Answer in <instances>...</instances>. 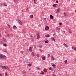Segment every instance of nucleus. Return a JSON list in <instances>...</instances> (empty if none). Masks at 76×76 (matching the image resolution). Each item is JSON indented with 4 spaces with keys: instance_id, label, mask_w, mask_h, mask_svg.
<instances>
[{
    "instance_id": "1",
    "label": "nucleus",
    "mask_w": 76,
    "mask_h": 76,
    "mask_svg": "<svg viewBox=\"0 0 76 76\" xmlns=\"http://www.w3.org/2000/svg\"><path fill=\"white\" fill-rule=\"evenodd\" d=\"M0 67L2 69H3V70H6L7 69V68L5 66H0Z\"/></svg>"
},
{
    "instance_id": "2",
    "label": "nucleus",
    "mask_w": 76,
    "mask_h": 76,
    "mask_svg": "<svg viewBox=\"0 0 76 76\" xmlns=\"http://www.w3.org/2000/svg\"><path fill=\"white\" fill-rule=\"evenodd\" d=\"M1 5L2 6H7V4H6L5 3H1Z\"/></svg>"
},
{
    "instance_id": "3",
    "label": "nucleus",
    "mask_w": 76,
    "mask_h": 76,
    "mask_svg": "<svg viewBox=\"0 0 76 76\" xmlns=\"http://www.w3.org/2000/svg\"><path fill=\"white\" fill-rule=\"evenodd\" d=\"M37 39H39V38H40V36H39V34L38 33H37Z\"/></svg>"
},
{
    "instance_id": "4",
    "label": "nucleus",
    "mask_w": 76,
    "mask_h": 76,
    "mask_svg": "<svg viewBox=\"0 0 76 76\" xmlns=\"http://www.w3.org/2000/svg\"><path fill=\"white\" fill-rule=\"evenodd\" d=\"M30 37H31V41H34V38L33 37V36L31 35Z\"/></svg>"
},
{
    "instance_id": "5",
    "label": "nucleus",
    "mask_w": 76,
    "mask_h": 76,
    "mask_svg": "<svg viewBox=\"0 0 76 76\" xmlns=\"http://www.w3.org/2000/svg\"><path fill=\"white\" fill-rule=\"evenodd\" d=\"M60 8H58L57 9V10L56 12V13H60Z\"/></svg>"
},
{
    "instance_id": "6",
    "label": "nucleus",
    "mask_w": 76,
    "mask_h": 76,
    "mask_svg": "<svg viewBox=\"0 0 76 76\" xmlns=\"http://www.w3.org/2000/svg\"><path fill=\"white\" fill-rule=\"evenodd\" d=\"M45 29L46 31H47L49 29V27L48 26H47L45 28Z\"/></svg>"
},
{
    "instance_id": "7",
    "label": "nucleus",
    "mask_w": 76,
    "mask_h": 76,
    "mask_svg": "<svg viewBox=\"0 0 76 76\" xmlns=\"http://www.w3.org/2000/svg\"><path fill=\"white\" fill-rule=\"evenodd\" d=\"M26 73H27V72L25 70H24L23 71V75H26Z\"/></svg>"
},
{
    "instance_id": "8",
    "label": "nucleus",
    "mask_w": 76,
    "mask_h": 76,
    "mask_svg": "<svg viewBox=\"0 0 76 76\" xmlns=\"http://www.w3.org/2000/svg\"><path fill=\"white\" fill-rule=\"evenodd\" d=\"M50 18L51 19H53L54 18V17L52 16V15H50Z\"/></svg>"
},
{
    "instance_id": "9",
    "label": "nucleus",
    "mask_w": 76,
    "mask_h": 76,
    "mask_svg": "<svg viewBox=\"0 0 76 76\" xmlns=\"http://www.w3.org/2000/svg\"><path fill=\"white\" fill-rule=\"evenodd\" d=\"M29 50L31 52H32V47H30L29 49Z\"/></svg>"
},
{
    "instance_id": "10",
    "label": "nucleus",
    "mask_w": 76,
    "mask_h": 76,
    "mask_svg": "<svg viewBox=\"0 0 76 76\" xmlns=\"http://www.w3.org/2000/svg\"><path fill=\"white\" fill-rule=\"evenodd\" d=\"M8 37H12V34H9L8 35Z\"/></svg>"
},
{
    "instance_id": "11",
    "label": "nucleus",
    "mask_w": 76,
    "mask_h": 76,
    "mask_svg": "<svg viewBox=\"0 0 76 76\" xmlns=\"http://www.w3.org/2000/svg\"><path fill=\"white\" fill-rule=\"evenodd\" d=\"M43 71H44L45 73H47V69H43Z\"/></svg>"
},
{
    "instance_id": "12",
    "label": "nucleus",
    "mask_w": 76,
    "mask_h": 76,
    "mask_svg": "<svg viewBox=\"0 0 76 76\" xmlns=\"http://www.w3.org/2000/svg\"><path fill=\"white\" fill-rule=\"evenodd\" d=\"M72 49L74 50L75 51H76V47H74L73 46H72Z\"/></svg>"
},
{
    "instance_id": "13",
    "label": "nucleus",
    "mask_w": 76,
    "mask_h": 76,
    "mask_svg": "<svg viewBox=\"0 0 76 76\" xmlns=\"http://www.w3.org/2000/svg\"><path fill=\"white\" fill-rule=\"evenodd\" d=\"M51 59L52 60H54L55 59L54 58V57L52 56L51 57Z\"/></svg>"
},
{
    "instance_id": "14",
    "label": "nucleus",
    "mask_w": 76,
    "mask_h": 76,
    "mask_svg": "<svg viewBox=\"0 0 76 76\" xmlns=\"http://www.w3.org/2000/svg\"><path fill=\"white\" fill-rule=\"evenodd\" d=\"M51 39L52 41H54V42L56 41V39H54V37H51Z\"/></svg>"
},
{
    "instance_id": "15",
    "label": "nucleus",
    "mask_w": 76,
    "mask_h": 76,
    "mask_svg": "<svg viewBox=\"0 0 76 76\" xmlns=\"http://www.w3.org/2000/svg\"><path fill=\"white\" fill-rule=\"evenodd\" d=\"M18 23H19L20 25H22V22L20 21H18Z\"/></svg>"
},
{
    "instance_id": "16",
    "label": "nucleus",
    "mask_w": 76,
    "mask_h": 76,
    "mask_svg": "<svg viewBox=\"0 0 76 76\" xmlns=\"http://www.w3.org/2000/svg\"><path fill=\"white\" fill-rule=\"evenodd\" d=\"M13 28L15 29H16V28H17V27H16V26L14 25L13 26Z\"/></svg>"
},
{
    "instance_id": "17",
    "label": "nucleus",
    "mask_w": 76,
    "mask_h": 76,
    "mask_svg": "<svg viewBox=\"0 0 76 76\" xmlns=\"http://www.w3.org/2000/svg\"><path fill=\"white\" fill-rule=\"evenodd\" d=\"M64 15L65 17V18H67V14H66V13L65 12H64Z\"/></svg>"
},
{
    "instance_id": "18",
    "label": "nucleus",
    "mask_w": 76,
    "mask_h": 76,
    "mask_svg": "<svg viewBox=\"0 0 76 76\" xmlns=\"http://www.w3.org/2000/svg\"><path fill=\"white\" fill-rule=\"evenodd\" d=\"M57 4H53V7H57L56 5Z\"/></svg>"
},
{
    "instance_id": "19",
    "label": "nucleus",
    "mask_w": 76,
    "mask_h": 76,
    "mask_svg": "<svg viewBox=\"0 0 76 76\" xmlns=\"http://www.w3.org/2000/svg\"><path fill=\"white\" fill-rule=\"evenodd\" d=\"M63 45L64 46H65V47H66V48H67V47H68V46H67V45H66V43H64Z\"/></svg>"
},
{
    "instance_id": "20",
    "label": "nucleus",
    "mask_w": 76,
    "mask_h": 76,
    "mask_svg": "<svg viewBox=\"0 0 76 76\" xmlns=\"http://www.w3.org/2000/svg\"><path fill=\"white\" fill-rule=\"evenodd\" d=\"M2 56H3V54H0V58L1 59H2Z\"/></svg>"
},
{
    "instance_id": "21",
    "label": "nucleus",
    "mask_w": 76,
    "mask_h": 76,
    "mask_svg": "<svg viewBox=\"0 0 76 76\" xmlns=\"http://www.w3.org/2000/svg\"><path fill=\"white\" fill-rule=\"evenodd\" d=\"M45 43H46V44H47L49 42V41L48 40H45Z\"/></svg>"
},
{
    "instance_id": "22",
    "label": "nucleus",
    "mask_w": 76,
    "mask_h": 76,
    "mask_svg": "<svg viewBox=\"0 0 76 76\" xmlns=\"http://www.w3.org/2000/svg\"><path fill=\"white\" fill-rule=\"evenodd\" d=\"M44 72H43V71H42L41 72V73H40V75H44Z\"/></svg>"
},
{
    "instance_id": "23",
    "label": "nucleus",
    "mask_w": 76,
    "mask_h": 76,
    "mask_svg": "<svg viewBox=\"0 0 76 76\" xmlns=\"http://www.w3.org/2000/svg\"><path fill=\"white\" fill-rule=\"evenodd\" d=\"M64 63L65 64H67V60H66L64 61Z\"/></svg>"
},
{
    "instance_id": "24",
    "label": "nucleus",
    "mask_w": 76,
    "mask_h": 76,
    "mask_svg": "<svg viewBox=\"0 0 76 76\" xmlns=\"http://www.w3.org/2000/svg\"><path fill=\"white\" fill-rule=\"evenodd\" d=\"M28 66H32V64H28Z\"/></svg>"
},
{
    "instance_id": "25",
    "label": "nucleus",
    "mask_w": 76,
    "mask_h": 76,
    "mask_svg": "<svg viewBox=\"0 0 76 76\" xmlns=\"http://www.w3.org/2000/svg\"><path fill=\"white\" fill-rule=\"evenodd\" d=\"M14 1L15 3H17L18 2V0H14Z\"/></svg>"
},
{
    "instance_id": "26",
    "label": "nucleus",
    "mask_w": 76,
    "mask_h": 76,
    "mask_svg": "<svg viewBox=\"0 0 76 76\" xmlns=\"http://www.w3.org/2000/svg\"><path fill=\"white\" fill-rule=\"evenodd\" d=\"M34 17V15H30V18H33Z\"/></svg>"
},
{
    "instance_id": "27",
    "label": "nucleus",
    "mask_w": 76,
    "mask_h": 76,
    "mask_svg": "<svg viewBox=\"0 0 76 76\" xmlns=\"http://www.w3.org/2000/svg\"><path fill=\"white\" fill-rule=\"evenodd\" d=\"M3 46H4V47H6L7 46V44L6 43H4L3 45Z\"/></svg>"
},
{
    "instance_id": "28",
    "label": "nucleus",
    "mask_w": 76,
    "mask_h": 76,
    "mask_svg": "<svg viewBox=\"0 0 76 76\" xmlns=\"http://www.w3.org/2000/svg\"><path fill=\"white\" fill-rule=\"evenodd\" d=\"M32 56H33V57H34V56H35V55H34V53H33V52L32 53Z\"/></svg>"
},
{
    "instance_id": "29",
    "label": "nucleus",
    "mask_w": 76,
    "mask_h": 76,
    "mask_svg": "<svg viewBox=\"0 0 76 76\" xmlns=\"http://www.w3.org/2000/svg\"><path fill=\"white\" fill-rule=\"evenodd\" d=\"M42 59L43 60H45V57L44 56L42 57Z\"/></svg>"
},
{
    "instance_id": "30",
    "label": "nucleus",
    "mask_w": 76,
    "mask_h": 76,
    "mask_svg": "<svg viewBox=\"0 0 76 76\" xmlns=\"http://www.w3.org/2000/svg\"><path fill=\"white\" fill-rule=\"evenodd\" d=\"M20 53L22 54H23V51L22 50L20 51Z\"/></svg>"
},
{
    "instance_id": "31",
    "label": "nucleus",
    "mask_w": 76,
    "mask_h": 76,
    "mask_svg": "<svg viewBox=\"0 0 76 76\" xmlns=\"http://www.w3.org/2000/svg\"><path fill=\"white\" fill-rule=\"evenodd\" d=\"M25 62L26 63H28V60H26L25 61Z\"/></svg>"
},
{
    "instance_id": "32",
    "label": "nucleus",
    "mask_w": 76,
    "mask_h": 76,
    "mask_svg": "<svg viewBox=\"0 0 76 76\" xmlns=\"http://www.w3.org/2000/svg\"><path fill=\"white\" fill-rule=\"evenodd\" d=\"M2 58H5V57H6V56L3 55H2Z\"/></svg>"
},
{
    "instance_id": "33",
    "label": "nucleus",
    "mask_w": 76,
    "mask_h": 76,
    "mask_svg": "<svg viewBox=\"0 0 76 76\" xmlns=\"http://www.w3.org/2000/svg\"><path fill=\"white\" fill-rule=\"evenodd\" d=\"M4 42H6L7 41V40H6V39H4Z\"/></svg>"
},
{
    "instance_id": "34",
    "label": "nucleus",
    "mask_w": 76,
    "mask_h": 76,
    "mask_svg": "<svg viewBox=\"0 0 76 76\" xmlns=\"http://www.w3.org/2000/svg\"><path fill=\"white\" fill-rule=\"evenodd\" d=\"M46 37L47 38H48V37H50V35H47L46 36Z\"/></svg>"
},
{
    "instance_id": "35",
    "label": "nucleus",
    "mask_w": 76,
    "mask_h": 76,
    "mask_svg": "<svg viewBox=\"0 0 76 76\" xmlns=\"http://www.w3.org/2000/svg\"><path fill=\"white\" fill-rule=\"evenodd\" d=\"M56 29L57 30H58V29H60V28H58V27H56Z\"/></svg>"
},
{
    "instance_id": "36",
    "label": "nucleus",
    "mask_w": 76,
    "mask_h": 76,
    "mask_svg": "<svg viewBox=\"0 0 76 76\" xmlns=\"http://www.w3.org/2000/svg\"><path fill=\"white\" fill-rule=\"evenodd\" d=\"M69 34H72V31L71 30L69 31Z\"/></svg>"
},
{
    "instance_id": "37",
    "label": "nucleus",
    "mask_w": 76,
    "mask_h": 76,
    "mask_svg": "<svg viewBox=\"0 0 76 76\" xmlns=\"http://www.w3.org/2000/svg\"><path fill=\"white\" fill-rule=\"evenodd\" d=\"M39 47L40 48H42V45H40L39 46Z\"/></svg>"
},
{
    "instance_id": "38",
    "label": "nucleus",
    "mask_w": 76,
    "mask_h": 76,
    "mask_svg": "<svg viewBox=\"0 0 76 76\" xmlns=\"http://www.w3.org/2000/svg\"><path fill=\"white\" fill-rule=\"evenodd\" d=\"M37 70H39L40 69V68L39 67H38V66L37 67Z\"/></svg>"
},
{
    "instance_id": "39",
    "label": "nucleus",
    "mask_w": 76,
    "mask_h": 76,
    "mask_svg": "<svg viewBox=\"0 0 76 76\" xmlns=\"http://www.w3.org/2000/svg\"><path fill=\"white\" fill-rule=\"evenodd\" d=\"M5 76H7V73H5Z\"/></svg>"
},
{
    "instance_id": "40",
    "label": "nucleus",
    "mask_w": 76,
    "mask_h": 76,
    "mask_svg": "<svg viewBox=\"0 0 76 76\" xmlns=\"http://www.w3.org/2000/svg\"><path fill=\"white\" fill-rule=\"evenodd\" d=\"M36 56H37V57H39V54H37Z\"/></svg>"
},
{
    "instance_id": "41",
    "label": "nucleus",
    "mask_w": 76,
    "mask_h": 76,
    "mask_svg": "<svg viewBox=\"0 0 76 76\" xmlns=\"http://www.w3.org/2000/svg\"><path fill=\"white\" fill-rule=\"evenodd\" d=\"M39 51H40L41 52H42V49H40V50H39Z\"/></svg>"
},
{
    "instance_id": "42",
    "label": "nucleus",
    "mask_w": 76,
    "mask_h": 76,
    "mask_svg": "<svg viewBox=\"0 0 76 76\" xmlns=\"http://www.w3.org/2000/svg\"><path fill=\"white\" fill-rule=\"evenodd\" d=\"M49 69L50 70H52V68H51V67H50L49 68Z\"/></svg>"
},
{
    "instance_id": "43",
    "label": "nucleus",
    "mask_w": 76,
    "mask_h": 76,
    "mask_svg": "<svg viewBox=\"0 0 76 76\" xmlns=\"http://www.w3.org/2000/svg\"><path fill=\"white\" fill-rule=\"evenodd\" d=\"M8 28H10V25H8Z\"/></svg>"
},
{
    "instance_id": "44",
    "label": "nucleus",
    "mask_w": 76,
    "mask_h": 76,
    "mask_svg": "<svg viewBox=\"0 0 76 76\" xmlns=\"http://www.w3.org/2000/svg\"><path fill=\"white\" fill-rule=\"evenodd\" d=\"M48 57H50V54H48Z\"/></svg>"
},
{
    "instance_id": "45",
    "label": "nucleus",
    "mask_w": 76,
    "mask_h": 76,
    "mask_svg": "<svg viewBox=\"0 0 76 76\" xmlns=\"http://www.w3.org/2000/svg\"><path fill=\"white\" fill-rule=\"evenodd\" d=\"M52 66H53V67H54V66H55V64H53L52 65Z\"/></svg>"
},
{
    "instance_id": "46",
    "label": "nucleus",
    "mask_w": 76,
    "mask_h": 76,
    "mask_svg": "<svg viewBox=\"0 0 76 76\" xmlns=\"http://www.w3.org/2000/svg\"><path fill=\"white\" fill-rule=\"evenodd\" d=\"M59 25H62V23H59Z\"/></svg>"
},
{
    "instance_id": "47",
    "label": "nucleus",
    "mask_w": 76,
    "mask_h": 76,
    "mask_svg": "<svg viewBox=\"0 0 76 76\" xmlns=\"http://www.w3.org/2000/svg\"><path fill=\"white\" fill-rule=\"evenodd\" d=\"M56 3H58V0H56Z\"/></svg>"
},
{
    "instance_id": "48",
    "label": "nucleus",
    "mask_w": 76,
    "mask_h": 76,
    "mask_svg": "<svg viewBox=\"0 0 76 76\" xmlns=\"http://www.w3.org/2000/svg\"><path fill=\"white\" fill-rule=\"evenodd\" d=\"M17 22H19V21H20V20H17Z\"/></svg>"
},
{
    "instance_id": "49",
    "label": "nucleus",
    "mask_w": 76,
    "mask_h": 76,
    "mask_svg": "<svg viewBox=\"0 0 76 76\" xmlns=\"http://www.w3.org/2000/svg\"><path fill=\"white\" fill-rule=\"evenodd\" d=\"M34 1V4H36V2L35 1Z\"/></svg>"
},
{
    "instance_id": "50",
    "label": "nucleus",
    "mask_w": 76,
    "mask_h": 76,
    "mask_svg": "<svg viewBox=\"0 0 76 76\" xmlns=\"http://www.w3.org/2000/svg\"><path fill=\"white\" fill-rule=\"evenodd\" d=\"M55 35V34H53V36H54V35Z\"/></svg>"
},
{
    "instance_id": "51",
    "label": "nucleus",
    "mask_w": 76,
    "mask_h": 76,
    "mask_svg": "<svg viewBox=\"0 0 76 76\" xmlns=\"http://www.w3.org/2000/svg\"><path fill=\"white\" fill-rule=\"evenodd\" d=\"M44 20H46V18H45L44 19Z\"/></svg>"
},
{
    "instance_id": "52",
    "label": "nucleus",
    "mask_w": 76,
    "mask_h": 76,
    "mask_svg": "<svg viewBox=\"0 0 76 76\" xmlns=\"http://www.w3.org/2000/svg\"><path fill=\"white\" fill-rule=\"evenodd\" d=\"M0 76H2V75L1 74H0Z\"/></svg>"
},
{
    "instance_id": "53",
    "label": "nucleus",
    "mask_w": 76,
    "mask_h": 76,
    "mask_svg": "<svg viewBox=\"0 0 76 76\" xmlns=\"http://www.w3.org/2000/svg\"><path fill=\"white\" fill-rule=\"evenodd\" d=\"M53 76H56V75H54V74H53Z\"/></svg>"
},
{
    "instance_id": "54",
    "label": "nucleus",
    "mask_w": 76,
    "mask_h": 76,
    "mask_svg": "<svg viewBox=\"0 0 76 76\" xmlns=\"http://www.w3.org/2000/svg\"><path fill=\"white\" fill-rule=\"evenodd\" d=\"M29 69V70H31V68H29V69Z\"/></svg>"
},
{
    "instance_id": "55",
    "label": "nucleus",
    "mask_w": 76,
    "mask_h": 76,
    "mask_svg": "<svg viewBox=\"0 0 76 76\" xmlns=\"http://www.w3.org/2000/svg\"><path fill=\"white\" fill-rule=\"evenodd\" d=\"M64 33H65V31H64Z\"/></svg>"
},
{
    "instance_id": "56",
    "label": "nucleus",
    "mask_w": 76,
    "mask_h": 76,
    "mask_svg": "<svg viewBox=\"0 0 76 76\" xmlns=\"http://www.w3.org/2000/svg\"><path fill=\"white\" fill-rule=\"evenodd\" d=\"M0 37H1V34L0 33Z\"/></svg>"
},
{
    "instance_id": "57",
    "label": "nucleus",
    "mask_w": 76,
    "mask_h": 76,
    "mask_svg": "<svg viewBox=\"0 0 76 76\" xmlns=\"http://www.w3.org/2000/svg\"><path fill=\"white\" fill-rule=\"evenodd\" d=\"M65 73H67V72L65 71Z\"/></svg>"
},
{
    "instance_id": "58",
    "label": "nucleus",
    "mask_w": 76,
    "mask_h": 76,
    "mask_svg": "<svg viewBox=\"0 0 76 76\" xmlns=\"http://www.w3.org/2000/svg\"><path fill=\"white\" fill-rule=\"evenodd\" d=\"M75 12H76V10H75Z\"/></svg>"
},
{
    "instance_id": "59",
    "label": "nucleus",
    "mask_w": 76,
    "mask_h": 76,
    "mask_svg": "<svg viewBox=\"0 0 76 76\" xmlns=\"http://www.w3.org/2000/svg\"><path fill=\"white\" fill-rule=\"evenodd\" d=\"M36 0H34V1H36Z\"/></svg>"
},
{
    "instance_id": "60",
    "label": "nucleus",
    "mask_w": 76,
    "mask_h": 76,
    "mask_svg": "<svg viewBox=\"0 0 76 76\" xmlns=\"http://www.w3.org/2000/svg\"><path fill=\"white\" fill-rule=\"evenodd\" d=\"M23 76H25V75H23Z\"/></svg>"
},
{
    "instance_id": "61",
    "label": "nucleus",
    "mask_w": 76,
    "mask_h": 76,
    "mask_svg": "<svg viewBox=\"0 0 76 76\" xmlns=\"http://www.w3.org/2000/svg\"><path fill=\"white\" fill-rule=\"evenodd\" d=\"M5 33H6V32H5Z\"/></svg>"
}]
</instances>
